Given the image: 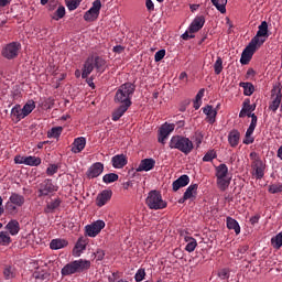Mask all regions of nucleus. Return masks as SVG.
Wrapping results in <instances>:
<instances>
[{
	"mask_svg": "<svg viewBox=\"0 0 282 282\" xmlns=\"http://www.w3.org/2000/svg\"><path fill=\"white\" fill-rule=\"evenodd\" d=\"M91 268V261L79 259L67 263L62 270V276H72V274H80V272H85V270H89Z\"/></svg>",
	"mask_w": 282,
	"mask_h": 282,
	"instance_id": "f257e3e1",
	"label": "nucleus"
},
{
	"mask_svg": "<svg viewBox=\"0 0 282 282\" xmlns=\"http://www.w3.org/2000/svg\"><path fill=\"white\" fill-rule=\"evenodd\" d=\"M133 91H135V86L133 84H122L116 93L115 102H117V105L131 107V96H133Z\"/></svg>",
	"mask_w": 282,
	"mask_h": 282,
	"instance_id": "f03ea898",
	"label": "nucleus"
},
{
	"mask_svg": "<svg viewBox=\"0 0 282 282\" xmlns=\"http://www.w3.org/2000/svg\"><path fill=\"white\" fill-rule=\"evenodd\" d=\"M170 149H177L184 155H188L194 149L193 141L186 137L174 135L171 138L169 143Z\"/></svg>",
	"mask_w": 282,
	"mask_h": 282,
	"instance_id": "7ed1b4c3",
	"label": "nucleus"
},
{
	"mask_svg": "<svg viewBox=\"0 0 282 282\" xmlns=\"http://www.w3.org/2000/svg\"><path fill=\"white\" fill-rule=\"evenodd\" d=\"M102 67H105V59L100 58L99 56L88 57L84 63L82 78H88L89 74H91L94 69H97V72H102Z\"/></svg>",
	"mask_w": 282,
	"mask_h": 282,
	"instance_id": "20e7f679",
	"label": "nucleus"
},
{
	"mask_svg": "<svg viewBox=\"0 0 282 282\" xmlns=\"http://www.w3.org/2000/svg\"><path fill=\"white\" fill-rule=\"evenodd\" d=\"M145 204L151 210H162L166 208V203L162 199V194L158 191H151L148 194Z\"/></svg>",
	"mask_w": 282,
	"mask_h": 282,
	"instance_id": "39448f33",
	"label": "nucleus"
},
{
	"mask_svg": "<svg viewBox=\"0 0 282 282\" xmlns=\"http://www.w3.org/2000/svg\"><path fill=\"white\" fill-rule=\"evenodd\" d=\"M217 184L220 191H226L230 186V177H228V165L220 164L216 166Z\"/></svg>",
	"mask_w": 282,
	"mask_h": 282,
	"instance_id": "423d86ee",
	"label": "nucleus"
},
{
	"mask_svg": "<svg viewBox=\"0 0 282 282\" xmlns=\"http://www.w3.org/2000/svg\"><path fill=\"white\" fill-rule=\"evenodd\" d=\"M270 36V33L268 31V22L267 21H262L261 24L258 26V31L256 36H253L251 39V41L253 43H256L257 45H263V43H265V41H268V37Z\"/></svg>",
	"mask_w": 282,
	"mask_h": 282,
	"instance_id": "0eeeda50",
	"label": "nucleus"
},
{
	"mask_svg": "<svg viewBox=\"0 0 282 282\" xmlns=\"http://www.w3.org/2000/svg\"><path fill=\"white\" fill-rule=\"evenodd\" d=\"M259 47L261 46L251 40L241 54V58H240L241 65H248L252 59V56H254V52H257Z\"/></svg>",
	"mask_w": 282,
	"mask_h": 282,
	"instance_id": "6e6552de",
	"label": "nucleus"
},
{
	"mask_svg": "<svg viewBox=\"0 0 282 282\" xmlns=\"http://www.w3.org/2000/svg\"><path fill=\"white\" fill-rule=\"evenodd\" d=\"M19 50H21V44L19 42H11L2 48V56L12 61L19 56Z\"/></svg>",
	"mask_w": 282,
	"mask_h": 282,
	"instance_id": "1a4fd4ad",
	"label": "nucleus"
},
{
	"mask_svg": "<svg viewBox=\"0 0 282 282\" xmlns=\"http://www.w3.org/2000/svg\"><path fill=\"white\" fill-rule=\"evenodd\" d=\"M100 8H102V2H100V0H95L93 7L85 12L84 21H88L89 23L96 21L100 15Z\"/></svg>",
	"mask_w": 282,
	"mask_h": 282,
	"instance_id": "9d476101",
	"label": "nucleus"
},
{
	"mask_svg": "<svg viewBox=\"0 0 282 282\" xmlns=\"http://www.w3.org/2000/svg\"><path fill=\"white\" fill-rule=\"evenodd\" d=\"M56 191H58V186H56L50 178H45L39 185L40 197H47V195H52V193H56Z\"/></svg>",
	"mask_w": 282,
	"mask_h": 282,
	"instance_id": "9b49d317",
	"label": "nucleus"
},
{
	"mask_svg": "<svg viewBox=\"0 0 282 282\" xmlns=\"http://www.w3.org/2000/svg\"><path fill=\"white\" fill-rule=\"evenodd\" d=\"M281 100H282V94L281 90L276 87H274L271 90V102L269 105V109L271 111H276L279 107H281Z\"/></svg>",
	"mask_w": 282,
	"mask_h": 282,
	"instance_id": "f8f14e48",
	"label": "nucleus"
},
{
	"mask_svg": "<svg viewBox=\"0 0 282 282\" xmlns=\"http://www.w3.org/2000/svg\"><path fill=\"white\" fill-rule=\"evenodd\" d=\"M173 131H175V124L173 123H164L161 128H160V132H159V142L161 144H166V138H169V135H171V133H173Z\"/></svg>",
	"mask_w": 282,
	"mask_h": 282,
	"instance_id": "ddd939ff",
	"label": "nucleus"
},
{
	"mask_svg": "<svg viewBox=\"0 0 282 282\" xmlns=\"http://www.w3.org/2000/svg\"><path fill=\"white\" fill-rule=\"evenodd\" d=\"M102 228H105V223L102 220H97L91 225L86 226V235L87 237H97Z\"/></svg>",
	"mask_w": 282,
	"mask_h": 282,
	"instance_id": "4468645a",
	"label": "nucleus"
},
{
	"mask_svg": "<svg viewBox=\"0 0 282 282\" xmlns=\"http://www.w3.org/2000/svg\"><path fill=\"white\" fill-rule=\"evenodd\" d=\"M102 171H105V165L100 162L94 163L87 171L86 175L89 180H94L95 177H99L102 175Z\"/></svg>",
	"mask_w": 282,
	"mask_h": 282,
	"instance_id": "2eb2a0df",
	"label": "nucleus"
},
{
	"mask_svg": "<svg viewBox=\"0 0 282 282\" xmlns=\"http://www.w3.org/2000/svg\"><path fill=\"white\" fill-rule=\"evenodd\" d=\"M253 175L257 180H261L265 173V164L260 159L252 162Z\"/></svg>",
	"mask_w": 282,
	"mask_h": 282,
	"instance_id": "dca6fc26",
	"label": "nucleus"
},
{
	"mask_svg": "<svg viewBox=\"0 0 282 282\" xmlns=\"http://www.w3.org/2000/svg\"><path fill=\"white\" fill-rule=\"evenodd\" d=\"M155 169V159H143L135 169L137 173H142V171L149 172Z\"/></svg>",
	"mask_w": 282,
	"mask_h": 282,
	"instance_id": "f3484780",
	"label": "nucleus"
},
{
	"mask_svg": "<svg viewBox=\"0 0 282 282\" xmlns=\"http://www.w3.org/2000/svg\"><path fill=\"white\" fill-rule=\"evenodd\" d=\"M87 243H89V239H87V237H80L73 249V256L80 257L83 251L86 250Z\"/></svg>",
	"mask_w": 282,
	"mask_h": 282,
	"instance_id": "a211bd4d",
	"label": "nucleus"
},
{
	"mask_svg": "<svg viewBox=\"0 0 282 282\" xmlns=\"http://www.w3.org/2000/svg\"><path fill=\"white\" fill-rule=\"evenodd\" d=\"M205 23H206V19H204L203 15L196 17L188 28L189 34H195V32H199V30L204 28Z\"/></svg>",
	"mask_w": 282,
	"mask_h": 282,
	"instance_id": "6ab92c4d",
	"label": "nucleus"
},
{
	"mask_svg": "<svg viewBox=\"0 0 282 282\" xmlns=\"http://www.w3.org/2000/svg\"><path fill=\"white\" fill-rule=\"evenodd\" d=\"M189 182L191 177H188V175L184 174L180 176L176 181L172 183V188L174 193H176V191H180V188H184V186H188Z\"/></svg>",
	"mask_w": 282,
	"mask_h": 282,
	"instance_id": "aec40b11",
	"label": "nucleus"
},
{
	"mask_svg": "<svg viewBox=\"0 0 282 282\" xmlns=\"http://www.w3.org/2000/svg\"><path fill=\"white\" fill-rule=\"evenodd\" d=\"M87 144V139L85 137H79L74 140L72 152L73 153H80Z\"/></svg>",
	"mask_w": 282,
	"mask_h": 282,
	"instance_id": "412c9836",
	"label": "nucleus"
},
{
	"mask_svg": "<svg viewBox=\"0 0 282 282\" xmlns=\"http://www.w3.org/2000/svg\"><path fill=\"white\" fill-rule=\"evenodd\" d=\"M109 199H111V191H102L97 195L96 204L99 206V208H102V206H105Z\"/></svg>",
	"mask_w": 282,
	"mask_h": 282,
	"instance_id": "4be33fe9",
	"label": "nucleus"
},
{
	"mask_svg": "<svg viewBox=\"0 0 282 282\" xmlns=\"http://www.w3.org/2000/svg\"><path fill=\"white\" fill-rule=\"evenodd\" d=\"M113 169H124L127 166V156L124 154H117L111 159Z\"/></svg>",
	"mask_w": 282,
	"mask_h": 282,
	"instance_id": "5701e85b",
	"label": "nucleus"
},
{
	"mask_svg": "<svg viewBox=\"0 0 282 282\" xmlns=\"http://www.w3.org/2000/svg\"><path fill=\"white\" fill-rule=\"evenodd\" d=\"M11 118L13 122H21V120L25 118V115H23V109L21 108V105H17L11 109Z\"/></svg>",
	"mask_w": 282,
	"mask_h": 282,
	"instance_id": "b1692460",
	"label": "nucleus"
},
{
	"mask_svg": "<svg viewBox=\"0 0 282 282\" xmlns=\"http://www.w3.org/2000/svg\"><path fill=\"white\" fill-rule=\"evenodd\" d=\"M203 113L207 116V122L209 124H215V120L217 118V110L213 108V106H206L203 108Z\"/></svg>",
	"mask_w": 282,
	"mask_h": 282,
	"instance_id": "393cba45",
	"label": "nucleus"
},
{
	"mask_svg": "<svg viewBox=\"0 0 282 282\" xmlns=\"http://www.w3.org/2000/svg\"><path fill=\"white\" fill-rule=\"evenodd\" d=\"M257 109V105H250V99H246L242 104V109L240 110L239 118H246L250 111H254Z\"/></svg>",
	"mask_w": 282,
	"mask_h": 282,
	"instance_id": "a878e982",
	"label": "nucleus"
},
{
	"mask_svg": "<svg viewBox=\"0 0 282 282\" xmlns=\"http://www.w3.org/2000/svg\"><path fill=\"white\" fill-rule=\"evenodd\" d=\"M129 107L130 106H124L120 104V106L112 112L113 122H118V120H120V118H122L124 113H127Z\"/></svg>",
	"mask_w": 282,
	"mask_h": 282,
	"instance_id": "bb28decb",
	"label": "nucleus"
},
{
	"mask_svg": "<svg viewBox=\"0 0 282 282\" xmlns=\"http://www.w3.org/2000/svg\"><path fill=\"white\" fill-rule=\"evenodd\" d=\"M184 241L186 243V252H195V248H197V240L191 236H185Z\"/></svg>",
	"mask_w": 282,
	"mask_h": 282,
	"instance_id": "cd10ccee",
	"label": "nucleus"
},
{
	"mask_svg": "<svg viewBox=\"0 0 282 282\" xmlns=\"http://www.w3.org/2000/svg\"><path fill=\"white\" fill-rule=\"evenodd\" d=\"M9 202L11 204H13L14 206H23L25 204V197H23V195L17 194V193H12Z\"/></svg>",
	"mask_w": 282,
	"mask_h": 282,
	"instance_id": "c85d7f7f",
	"label": "nucleus"
},
{
	"mask_svg": "<svg viewBox=\"0 0 282 282\" xmlns=\"http://www.w3.org/2000/svg\"><path fill=\"white\" fill-rule=\"evenodd\" d=\"M67 240L65 239H53L50 243L51 250H61L62 248H67Z\"/></svg>",
	"mask_w": 282,
	"mask_h": 282,
	"instance_id": "c756f323",
	"label": "nucleus"
},
{
	"mask_svg": "<svg viewBox=\"0 0 282 282\" xmlns=\"http://www.w3.org/2000/svg\"><path fill=\"white\" fill-rule=\"evenodd\" d=\"M197 184L189 185L184 193L185 199H195L197 197Z\"/></svg>",
	"mask_w": 282,
	"mask_h": 282,
	"instance_id": "7c9ffc66",
	"label": "nucleus"
},
{
	"mask_svg": "<svg viewBox=\"0 0 282 282\" xmlns=\"http://www.w3.org/2000/svg\"><path fill=\"white\" fill-rule=\"evenodd\" d=\"M227 228L229 230H234L236 235H239L241 232V227L239 226V223L230 217H227Z\"/></svg>",
	"mask_w": 282,
	"mask_h": 282,
	"instance_id": "2f4dec72",
	"label": "nucleus"
},
{
	"mask_svg": "<svg viewBox=\"0 0 282 282\" xmlns=\"http://www.w3.org/2000/svg\"><path fill=\"white\" fill-rule=\"evenodd\" d=\"M213 6L220 12V14H226V6L228 0H212Z\"/></svg>",
	"mask_w": 282,
	"mask_h": 282,
	"instance_id": "473e14b6",
	"label": "nucleus"
},
{
	"mask_svg": "<svg viewBox=\"0 0 282 282\" xmlns=\"http://www.w3.org/2000/svg\"><path fill=\"white\" fill-rule=\"evenodd\" d=\"M7 229L9 230L10 235H19V231L21 230V227H19V221L11 220L7 224Z\"/></svg>",
	"mask_w": 282,
	"mask_h": 282,
	"instance_id": "72a5a7b5",
	"label": "nucleus"
},
{
	"mask_svg": "<svg viewBox=\"0 0 282 282\" xmlns=\"http://www.w3.org/2000/svg\"><path fill=\"white\" fill-rule=\"evenodd\" d=\"M239 138H240L239 131L237 130L231 131L228 135V142L230 147H237V144H239Z\"/></svg>",
	"mask_w": 282,
	"mask_h": 282,
	"instance_id": "f704fd0d",
	"label": "nucleus"
},
{
	"mask_svg": "<svg viewBox=\"0 0 282 282\" xmlns=\"http://www.w3.org/2000/svg\"><path fill=\"white\" fill-rule=\"evenodd\" d=\"M34 109H36V104H34L33 100L28 101L22 108L23 116L28 118V116H30L31 111H34Z\"/></svg>",
	"mask_w": 282,
	"mask_h": 282,
	"instance_id": "c9c22d12",
	"label": "nucleus"
},
{
	"mask_svg": "<svg viewBox=\"0 0 282 282\" xmlns=\"http://www.w3.org/2000/svg\"><path fill=\"white\" fill-rule=\"evenodd\" d=\"M240 87L243 89L245 96H252L254 94V85L252 83H240Z\"/></svg>",
	"mask_w": 282,
	"mask_h": 282,
	"instance_id": "e433bc0d",
	"label": "nucleus"
},
{
	"mask_svg": "<svg viewBox=\"0 0 282 282\" xmlns=\"http://www.w3.org/2000/svg\"><path fill=\"white\" fill-rule=\"evenodd\" d=\"M24 164L26 166H39L41 164V158H37V156H26Z\"/></svg>",
	"mask_w": 282,
	"mask_h": 282,
	"instance_id": "4c0bfd02",
	"label": "nucleus"
},
{
	"mask_svg": "<svg viewBox=\"0 0 282 282\" xmlns=\"http://www.w3.org/2000/svg\"><path fill=\"white\" fill-rule=\"evenodd\" d=\"M58 206H61V199H54L50 203H47V206L45 208V213H54V210H56V208H58Z\"/></svg>",
	"mask_w": 282,
	"mask_h": 282,
	"instance_id": "58836bf2",
	"label": "nucleus"
},
{
	"mask_svg": "<svg viewBox=\"0 0 282 282\" xmlns=\"http://www.w3.org/2000/svg\"><path fill=\"white\" fill-rule=\"evenodd\" d=\"M12 239L10 238V234L7 231L0 232V246H10Z\"/></svg>",
	"mask_w": 282,
	"mask_h": 282,
	"instance_id": "ea45409f",
	"label": "nucleus"
},
{
	"mask_svg": "<svg viewBox=\"0 0 282 282\" xmlns=\"http://www.w3.org/2000/svg\"><path fill=\"white\" fill-rule=\"evenodd\" d=\"M214 72L217 74V76L224 72V59H221V57H217L214 64Z\"/></svg>",
	"mask_w": 282,
	"mask_h": 282,
	"instance_id": "a19ab883",
	"label": "nucleus"
},
{
	"mask_svg": "<svg viewBox=\"0 0 282 282\" xmlns=\"http://www.w3.org/2000/svg\"><path fill=\"white\" fill-rule=\"evenodd\" d=\"M102 182H105V184H112V182H118V174L116 173L106 174L102 177Z\"/></svg>",
	"mask_w": 282,
	"mask_h": 282,
	"instance_id": "79ce46f5",
	"label": "nucleus"
},
{
	"mask_svg": "<svg viewBox=\"0 0 282 282\" xmlns=\"http://www.w3.org/2000/svg\"><path fill=\"white\" fill-rule=\"evenodd\" d=\"M61 133H63V127H55L47 132V138H58Z\"/></svg>",
	"mask_w": 282,
	"mask_h": 282,
	"instance_id": "37998d69",
	"label": "nucleus"
},
{
	"mask_svg": "<svg viewBox=\"0 0 282 282\" xmlns=\"http://www.w3.org/2000/svg\"><path fill=\"white\" fill-rule=\"evenodd\" d=\"M271 243H272L273 248H276V250H279V248H281V246H282V232H280L275 237H273L271 239Z\"/></svg>",
	"mask_w": 282,
	"mask_h": 282,
	"instance_id": "c03bdc74",
	"label": "nucleus"
},
{
	"mask_svg": "<svg viewBox=\"0 0 282 282\" xmlns=\"http://www.w3.org/2000/svg\"><path fill=\"white\" fill-rule=\"evenodd\" d=\"M3 275L6 279H14L17 276V273L14 272L13 267H6L3 271Z\"/></svg>",
	"mask_w": 282,
	"mask_h": 282,
	"instance_id": "a18cd8bd",
	"label": "nucleus"
},
{
	"mask_svg": "<svg viewBox=\"0 0 282 282\" xmlns=\"http://www.w3.org/2000/svg\"><path fill=\"white\" fill-rule=\"evenodd\" d=\"M63 17H65V7L59 6L53 15V19L54 21H59V19H63Z\"/></svg>",
	"mask_w": 282,
	"mask_h": 282,
	"instance_id": "49530a36",
	"label": "nucleus"
},
{
	"mask_svg": "<svg viewBox=\"0 0 282 282\" xmlns=\"http://www.w3.org/2000/svg\"><path fill=\"white\" fill-rule=\"evenodd\" d=\"M144 276H147V272L144 269H139L134 275L137 282L144 281Z\"/></svg>",
	"mask_w": 282,
	"mask_h": 282,
	"instance_id": "de8ad7c7",
	"label": "nucleus"
},
{
	"mask_svg": "<svg viewBox=\"0 0 282 282\" xmlns=\"http://www.w3.org/2000/svg\"><path fill=\"white\" fill-rule=\"evenodd\" d=\"M215 158H217V154L215 153V151H209L204 155L203 162H213Z\"/></svg>",
	"mask_w": 282,
	"mask_h": 282,
	"instance_id": "09e8293b",
	"label": "nucleus"
},
{
	"mask_svg": "<svg viewBox=\"0 0 282 282\" xmlns=\"http://www.w3.org/2000/svg\"><path fill=\"white\" fill-rule=\"evenodd\" d=\"M269 193L276 194L282 193V185L281 184H272L269 186Z\"/></svg>",
	"mask_w": 282,
	"mask_h": 282,
	"instance_id": "8fccbe9b",
	"label": "nucleus"
},
{
	"mask_svg": "<svg viewBox=\"0 0 282 282\" xmlns=\"http://www.w3.org/2000/svg\"><path fill=\"white\" fill-rule=\"evenodd\" d=\"M164 56H166V51L165 50L158 51L154 55L155 63H160V61H162V58H164Z\"/></svg>",
	"mask_w": 282,
	"mask_h": 282,
	"instance_id": "3c124183",
	"label": "nucleus"
},
{
	"mask_svg": "<svg viewBox=\"0 0 282 282\" xmlns=\"http://www.w3.org/2000/svg\"><path fill=\"white\" fill-rule=\"evenodd\" d=\"M218 276L219 279H221L223 281L226 280V279H229L230 278V271L228 269H221L219 272H218Z\"/></svg>",
	"mask_w": 282,
	"mask_h": 282,
	"instance_id": "603ef678",
	"label": "nucleus"
},
{
	"mask_svg": "<svg viewBox=\"0 0 282 282\" xmlns=\"http://www.w3.org/2000/svg\"><path fill=\"white\" fill-rule=\"evenodd\" d=\"M56 173H58V165H56V164H52V165H50V166L46 169V174H47V175H54V174H56Z\"/></svg>",
	"mask_w": 282,
	"mask_h": 282,
	"instance_id": "864d4df0",
	"label": "nucleus"
},
{
	"mask_svg": "<svg viewBox=\"0 0 282 282\" xmlns=\"http://www.w3.org/2000/svg\"><path fill=\"white\" fill-rule=\"evenodd\" d=\"M66 6L70 11L76 10V8H78V2L76 0H69Z\"/></svg>",
	"mask_w": 282,
	"mask_h": 282,
	"instance_id": "5fc2aeb1",
	"label": "nucleus"
},
{
	"mask_svg": "<svg viewBox=\"0 0 282 282\" xmlns=\"http://www.w3.org/2000/svg\"><path fill=\"white\" fill-rule=\"evenodd\" d=\"M35 279H40V281H47L50 279V273L44 272V273H39Z\"/></svg>",
	"mask_w": 282,
	"mask_h": 282,
	"instance_id": "6e6d98bb",
	"label": "nucleus"
},
{
	"mask_svg": "<svg viewBox=\"0 0 282 282\" xmlns=\"http://www.w3.org/2000/svg\"><path fill=\"white\" fill-rule=\"evenodd\" d=\"M182 39L183 41H188V39H195V34L191 33V31H186L182 34Z\"/></svg>",
	"mask_w": 282,
	"mask_h": 282,
	"instance_id": "4d7b16f0",
	"label": "nucleus"
},
{
	"mask_svg": "<svg viewBox=\"0 0 282 282\" xmlns=\"http://www.w3.org/2000/svg\"><path fill=\"white\" fill-rule=\"evenodd\" d=\"M145 8L149 10V12H153V10H155V4H153L152 0H147Z\"/></svg>",
	"mask_w": 282,
	"mask_h": 282,
	"instance_id": "13d9d810",
	"label": "nucleus"
},
{
	"mask_svg": "<svg viewBox=\"0 0 282 282\" xmlns=\"http://www.w3.org/2000/svg\"><path fill=\"white\" fill-rule=\"evenodd\" d=\"M248 118H251L250 127L257 128V115H254V113H248Z\"/></svg>",
	"mask_w": 282,
	"mask_h": 282,
	"instance_id": "bf43d9fd",
	"label": "nucleus"
},
{
	"mask_svg": "<svg viewBox=\"0 0 282 282\" xmlns=\"http://www.w3.org/2000/svg\"><path fill=\"white\" fill-rule=\"evenodd\" d=\"M25 158H26V156L17 155V156L14 158V163H15V164H25Z\"/></svg>",
	"mask_w": 282,
	"mask_h": 282,
	"instance_id": "052dcab7",
	"label": "nucleus"
},
{
	"mask_svg": "<svg viewBox=\"0 0 282 282\" xmlns=\"http://www.w3.org/2000/svg\"><path fill=\"white\" fill-rule=\"evenodd\" d=\"M96 257H97L98 261H102V259H105V251L101 249L97 250Z\"/></svg>",
	"mask_w": 282,
	"mask_h": 282,
	"instance_id": "680f3d73",
	"label": "nucleus"
},
{
	"mask_svg": "<svg viewBox=\"0 0 282 282\" xmlns=\"http://www.w3.org/2000/svg\"><path fill=\"white\" fill-rule=\"evenodd\" d=\"M112 52H115L116 54H122L124 52V48L122 47V45H117L113 46Z\"/></svg>",
	"mask_w": 282,
	"mask_h": 282,
	"instance_id": "e2e57ef3",
	"label": "nucleus"
},
{
	"mask_svg": "<svg viewBox=\"0 0 282 282\" xmlns=\"http://www.w3.org/2000/svg\"><path fill=\"white\" fill-rule=\"evenodd\" d=\"M252 142H254V138H252L251 135L248 137V134H246L243 144H252Z\"/></svg>",
	"mask_w": 282,
	"mask_h": 282,
	"instance_id": "0e129e2a",
	"label": "nucleus"
},
{
	"mask_svg": "<svg viewBox=\"0 0 282 282\" xmlns=\"http://www.w3.org/2000/svg\"><path fill=\"white\" fill-rule=\"evenodd\" d=\"M259 219H260V216L259 215H256L253 217L250 218V224L252 226H254V224H259Z\"/></svg>",
	"mask_w": 282,
	"mask_h": 282,
	"instance_id": "69168bd1",
	"label": "nucleus"
},
{
	"mask_svg": "<svg viewBox=\"0 0 282 282\" xmlns=\"http://www.w3.org/2000/svg\"><path fill=\"white\" fill-rule=\"evenodd\" d=\"M7 209L9 210V213H14L17 210V206L12 205V203H8Z\"/></svg>",
	"mask_w": 282,
	"mask_h": 282,
	"instance_id": "338daca9",
	"label": "nucleus"
},
{
	"mask_svg": "<svg viewBox=\"0 0 282 282\" xmlns=\"http://www.w3.org/2000/svg\"><path fill=\"white\" fill-rule=\"evenodd\" d=\"M254 129H257V128H254L253 126H249V128L247 129L246 135L252 137V133H254Z\"/></svg>",
	"mask_w": 282,
	"mask_h": 282,
	"instance_id": "774afa93",
	"label": "nucleus"
}]
</instances>
